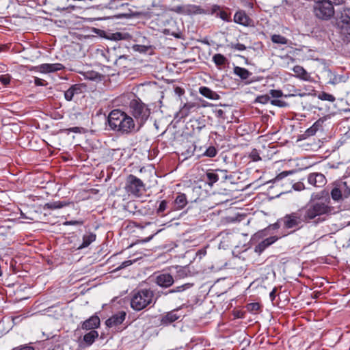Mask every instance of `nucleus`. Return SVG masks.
Returning <instances> with one entry per match:
<instances>
[{"instance_id":"1","label":"nucleus","mask_w":350,"mask_h":350,"mask_svg":"<svg viewBox=\"0 0 350 350\" xmlns=\"http://www.w3.org/2000/svg\"><path fill=\"white\" fill-rule=\"evenodd\" d=\"M333 208L325 202H310L296 211L285 215L280 222L285 229L294 232L301 228L306 224L317 225L323 222L331 215Z\"/></svg>"},{"instance_id":"2","label":"nucleus","mask_w":350,"mask_h":350,"mask_svg":"<svg viewBox=\"0 0 350 350\" xmlns=\"http://www.w3.org/2000/svg\"><path fill=\"white\" fill-rule=\"evenodd\" d=\"M108 122L113 131L121 135L135 133L139 130L133 118L120 109H114L110 112Z\"/></svg>"},{"instance_id":"3","label":"nucleus","mask_w":350,"mask_h":350,"mask_svg":"<svg viewBox=\"0 0 350 350\" xmlns=\"http://www.w3.org/2000/svg\"><path fill=\"white\" fill-rule=\"evenodd\" d=\"M154 293L150 288L133 291L131 293L130 305L135 311H140L148 306L155 304Z\"/></svg>"},{"instance_id":"4","label":"nucleus","mask_w":350,"mask_h":350,"mask_svg":"<svg viewBox=\"0 0 350 350\" xmlns=\"http://www.w3.org/2000/svg\"><path fill=\"white\" fill-rule=\"evenodd\" d=\"M129 111L135 118L139 129L148 120L150 114V109L139 99H133L129 103Z\"/></svg>"},{"instance_id":"5","label":"nucleus","mask_w":350,"mask_h":350,"mask_svg":"<svg viewBox=\"0 0 350 350\" xmlns=\"http://www.w3.org/2000/svg\"><path fill=\"white\" fill-rule=\"evenodd\" d=\"M334 5L327 1L318 0L314 5V14L319 19L329 20L335 14Z\"/></svg>"},{"instance_id":"6","label":"nucleus","mask_w":350,"mask_h":350,"mask_svg":"<svg viewBox=\"0 0 350 350\" xmlns=\"http://www.w3.org/2000/svg\"><path fill=\"white\" fill-rule=\"evenodd\" d=\"M125 189L129 194L139 197L144 190V184L139 178L130 174L126 180Z\"/></svg>"},{"instance_id":"7","label":"nucleus","mask_w":350,"mask_h":350,"mask_svg":"<svg viewBox=\"0 0 350 350\" xmlns=\"http://www.w3.org/2000/svg\"><path fill=\"white\" fill-rule=\"evenodd\" d=\"M170 10L182 15H197L206 13L203 8L194 4L179 5L170 8Z\"/></svg>"},{"instance_id":"8","label":"nucleus","mask_w":350,"mask_h":350,"mask_svg":"<svg viewBox=\"0 0 350 350\" xmlns=\"http://www.w3.org/2000/svg\"><path fill=\"white\" fill-rule=\"evenodd\" d=\"M350 196V186L347 182H340L334 187L331 191L333 200L341 202Z\"/></svg>"},{"instance_id":"9","label":"nucleus","mask_w":350,"mask_h":350,"mask_svg":"<svg viewBox=\"0 0 350 350\" xmlns=\"http://www.w3.org/2000/svg\"><path fill=\"white\" fill-rule=\"evenodd\" d=\"M184 306L185 305L183 304L176 309L162 314L160 319L161 325H170L172 323L180 319L183 315L179 313V311L184 307Z\"/></svg>"},{"instance_id":"10","label":"nucleus","mask_w":350,"mask_h":350,"mask_svg":"<svg viewBox=\"0 0 350 350\" xmlns=\"http://www.w3.org/2000/svg\"><path fill=\"white\" fill-rule=\"evenodd\" d=\"M154 282L158 286L162 288H168L174 284V280L171 274L161 273L155 276Z\"/></svg>"},{"instance_id":"11","label":"nucleus","mask_w":350,"mask_h":350,"mask_svg":"<svg viewBox=\"0 0 350 350\" xmlns=\"http://www.w3.org/2000/svg\"><path fill=\"white\" fill-rule=\"evenodd\" d=\"M308 182L315 187H322L326 184L327 180L323 174L314 172L308 174Z\"/></svg>"},{"instance_id":"12","label":"nucleus","mask_w":350,"mask_h":350,"mask_svg":"<svg viewBox=\"0 0 350 350\" xmlns=\"http://www.w3.org/2000/svg\"><path fill=\"white\" fill-rule=\"evenodd\" d=\"M125 317L126 312L124 311L118 312L106 321V325L109 327L119 325L124 321Z\"/></svg>"},{"instance_id":"13","label":"nucleus","mask_w":350,"mask_h":350,"mask_svg":"<svg viewBox=\"0 0 350 350\" xmlns=\"http://www.w3.org/2000/svg\"><path fill=\"white\" fill-rule=\"evenodd\" d=\"M64 68V65L59 63L55 64H42L39 66L38 70L42 73H50L62 70Z\"/></svg>"},{"instance_id":"14","label":"nucleus","mask_w":350,"mask_h":350,"mask_svg":"<svg viewBox=\"0 0 350 350\" xmlns=\"http://www.w3.org/2000/svg\"><path fill=\"white\" fill-rule=\"evenodd\" d=\"M233 20L234 23L243 26H249L252 22L250 18L243 10L237 11L234 16Z\"/></svg>"},{"instance_id":"15","label":"nucleus","mask_w":350,"mask_h":350,"mask_svg":"<svg viewBox=\"0 0 350 350\" xmlns=\"http://www.w3.org/2000/svg\"><path fill=\"white\" fill-rule=\"evenodd\" d=\"M187 204V199L186 195L185 193H178L173 204L172 207V211H179L183 209Z\"/></svg>"},{"instance_id":"16","label":"nucleus","mask_w":350,"mask_h":350,"mask_svg":"<svg viewBox=\"0 0 350 350\" xmlns=\"http://www.w3.org/2000/svg\"><path fill=\"white\" fill-rule=\"evenodd\" d=\"M278 239V237L276 236L268 237L259 243L255 247L254 251L258 254H261L267 247L275 243Z\"/></svg>"},{"instance_id":"17","label":"nucleus","mask_w":350,"mask_h":350,"mask_svg":"<svg viewBox=\"0 0 350 350\" xmlns=\"http://www.w3.org/2000/svg\"><path fill=\"white\" fill-rule=\"evenodd\" d=\"M100 325V319L98 316H92L83 323L82 328L83 329L94 330Z\"/></svg>"},{"instance_id":"18","label":"nucleus","mask_w":350,"mask_h":350,"mask_svg":"<svg viewBox=\"0 0 350 350\" xmlns=\"http://www.w3.org/2000/svg\"><path fill=\"white\" fill-rule=\"evenodd\" d=\"M81 93V86L79 84H75L64 92V98L66 100L71 101L75 95H79Z\"/></svg>"},{"instance_id":"19","label":"nucleus","mask_w":350,"mask_h":350,"mask_svg":"<svg viewBox=\"0 0 350 350\" xmlns=\"http://www.w3.org/2000/svg\"><path fill=\"white\" fill-rule=\"evenodd\" d=\"M340 30V36L345 42H350V25L345 24H337Z\"/></svg>"},{"instance_id":"20","label":"nucleus","mask_w":350,"mask_h":350,"mask_svg":"<svg viewBox=\"0 0 350 350\" xmlns=\"http://www.w3.org/2000/svg\"><path fill=\"white\" fill-rule=\"evenodd\" d=\"M116 50L113 49L111 51L109 49H100L98 50L97 53L100 55L107 63L113 62L116 57Z\"/></svg>"},{"instance_id":"21","label":"nucleus","mask_w":350,"mask_h":350,"mask_svg":"<svg viewBox=\"0 0 350 350\" xmlns=\"http://www.w3.org/2000/svg\"><path fill=\"white\" fill-rule=\"evenodd\" d=\"M337 24H346L350 25V8H342Z\"/></svg>"},{"instance_id":"22","label":"nucleus","mask_w":350,"mask_h":350,"mask_svg":"<svg viewBox=\"0 0 350 350\" xmlns=\"http://www.w3.org/2000/svg\"><path fill=\"white\" fill-rule=\"evenodd\" d=\"M293 70L295 73V77L308 81L310 78V75L306 72V70L301 66H295L293 67Z\"/></svg>"},{"instance_id":"23","label":"nucleus","mask_w":350,"mask_h":350,"mask_svg":"<svg viewBox=\"0 0 350 350\" xmlns=\"http://www.w3.org/2000/svg\"><path fill=\"white\" fill-rule=\"evenodd\" d=\"M96 235L93 232H89L83 236L82 244L79 247V249H82L88 247L92 242L96 240Z\"/></svg>"},{"instance_id":"24","label":"nucleus","mask_w":350,"mask_h":350,"mask_svg":"<svg viewBox=\"0 0 350 350\" xmlns=\"http://www.w3.org/2000/svg\"><path fill=\"white\" fill-rule=\"evenodd\" d=\"M324 120L322 119H319L317 121H316L312 126H310L309 129H308L306 131V135L307 136H312L315 135V133L322 128Z\"/></svg>"},{"instance_id":"25","label":"nucleus","mask_w":350,"mask_h":350,"mask_svg":"<svg viewBox=\"0 0 350 350\" xmlns=\"http://www.w3.org/2000/svg\"><path fill=\"white\" fill-rule=\"evenodd\" d=\"M199 92L204 96L210 99H217L219 98V95L215 92L205 86L200 87L199 88Z\"/></svg>"},{"instance_id":"26","label":"nucleus","mask_w":350,"mask_h":350,"mask_svg":"<svg viewBox=\"0 0 350 350\" xmlns=\"http://www.w3.org/2000/svg\"><path fill=\"white\" fill-rule=\"evenodd\" d=\"M234 73L243 80L247 79L252 75L248 70L239 66H235L234 68Z\"/></svg>"},{"instance_id":"27","label":"nucleus","mask_w":350,"mask_h":350,"mask_svg":"<svg viewBox=\"0 0 350 350\" xmlns=\"http://www.w3.org/2000/svg\"><path fill=\"white\" fill-rule=\"evenodd\" d=\"M98 336V333L96 330H91L90 332L87 333L83 336V340L88 345H92L96 338Z\"/></svg>"},{"instance_id":"28","label":"nucleus","mask_w":350,"mask_h":350,"mask_svg":"<svg viewBox=\"0 0 350 350\" xmlns=\"http://www.w3.org/2000/svg\"><path fill=\"white\" fill-rule=\"evenodd\" d=\"M67 205V203L61 201L51 202L45 204L44 208L54 210L62 208Z\"/></svg>"},{"instance_id":"29","label":"nucleus","mask_w":350,"mask_h":350,"mask_svg":"<svg viewBox=\"0 0 350 350\" xmlns=\"http://www.w3.org/2000/svg\"><path fill=\"white\" fill-rule=\"evenodd\" d=\"M128 57L126 55H120L118 58L116 55V57L113 61V64L120 68H126L128 66L126 64Z\"/></svg>"},{"instance_id":"30","label":"nucleus","mask_w":350,"mask_h":350,"mask_svg":"<svg viewBox=\"0 0 350 350\" xmlns=\"http://www.w3.org/2000/svg\"><path fill=\"white\" fill-rule=\"evenodd\" d=\"M191 284L189 283L185 284L181 286H176L174 288H172L164 293L165 295H167L168 294L175 293H182L185 291L186 289L190 288Z\"/></svg>"},{"instance_id":"31","label":"nucleus","mask_w":350,"mask_h":350,"mask_svg":"<svg viewBox=\"0 0 350 350\" xmlns=\"http://www.w3.org/2000/svg\"><path fill=\"white\" fill-rule=\"evenodd\" d=\"M213 61L217 66H221L226 64L227 59L224 55L217 53L213 55Z\"/></svg>"},{"instance_id":"32","label":"nucleus","mask_w":350,"mask_h":350,"mask_svg":"<svg viewBox=\"0 0 350 350\" xmlns=\"http://www.w3.org/2000/svg\"><path fill=\"white\" fill-rule=\"evenodd\" d=\"M196 105L192 103H188L184 105V106L182 107V109L180 111V113L181 114L182 117L187 116L189 113L190 111L194 108Z\"/></svg>"},{"instance_id":"33","label":"nucleus","mask_w":350,"mask_h":350,"mask_svg":"<svg viewBox=\"0 0 350 350\" xmlns=\"http://www.w3.org/2000/svg\"><path fill=\"white\" fill-rule=\"evenodd\" d=\"M271 41L273 43L276 44H288V39H286L285 37L279 35V34H274L271 36Z\"/></svg>"},{"instance_id":"34","label":"nucleus","mask_w":350,"mask_h":350,"mask_svg":"<svg viewBox=\"0 0 350 350\" xmlns=\"http://www.w3.org/2000/svg\"><path fill=\"white\" fill-rule=\"evenodd\" d=\"M206 178L207 182L210 185H213L219 179L218 175L215 172H207Z\"/></svg>"},{"instance_id":"35","label":"nucleus","mask_w":350,"mask_h":350,"mask_svg":"<svg viewBox=\"0 0 350 350\" xmlns=\"http://www.w3.org/2000/svg\"><path fill=\"white\" fill-rule=\"evenodd\" d=\"M318 98L322 100H327L329 102H334L335 100V97L332 94L326 93L325 92H321L318 95Z\"/></svg>"},{"instance_id":"36","label":"nucleus","mask_w":350,"mask_h":350,"mask_svg":"<svg viewBox=\"0 0 350 350\" xmlns=\"http://www.w3.org/2000/svg\"><path fill=\"white\" fill-rule=\"evenodd\" d=\"M246 308L249 312H256L260 310V304L257 302L250 303Z\"/></svg>"},{"instance_id":"37","label":"nucleus","mask_w":350,"mask_h":350,"mask_svg":"<svg viewBox=\"0 0 350 350\" xmlns=\"http://www.w3.org/2000/svg\"><path fill=\"white\" fill-rule=\"evenodd\" d=\"M217 152V151L214 146H209L204 153V155L208 157H214L216 156Z\"/></svg>"},{"instance_id":"38","label":"nucleus","mask_w":350,"mask_h":350,"mask_svg":"<svg viewBox=\"0 0 350 350\" xmlns=\"http://www.w3.org/2000/svg\"><path fill=\"white\" fill-rule=\"evenodd\" d=\"M164 33L167 35H170L177 38H180L181 37V32L178 30L173 31L170 29H165Z\"/></svg>"},{"instance_id":"39","label":"nucleus","mask_w":350,"mask_h":350,"mask_svg":"<svg viewBox=\"0 0 350 350\" xmlns=\"http://www.w3.org/2000/svg\"><path fill=\"white\" fill-rule=\"evenodd\" d=\"M249 157L253 161H258L261 160V157L256 149L252 150Z\"/></svg>"},{"instance_id":"40","label":"nucleus","mask_w":350,"mask_h":350,"mask_svg":"<svg viewBox=\"0 0 350 350\" xmlns=\"http://www.w3.org/2000/svg\"><path fill=\"white\" fill-rule=\"evenodd\" d=\"M10 80L11 76L8 74L0 75V82L5 85H8L10 82Z\"/></svg>"},{"instance_id":"41","label":"nucleus","mask_w":350,"mask_h":350,"mask_svg":"<svg viewBox=\"0 0 350 350\" xmlns=\"http://www.w3.org/2000/svg\"><path fill=\"white\" fill-rule=\"evenodd\" d=\"M271 103L273 105L278 106L280 107H286L288 105V104L285 101H284L282 100H280V99L271 100Z\"/></svg>"},{"instance_id":"42","label":"nucleus","mask_w":350,"mask_h":350,"mask_svg":"<svg viewBox=\"0 0 350 350\" xmlns=\"http://www.w3.org/2000/svg\"><path fill=\"white\" fill-rule=\"evenodd\" d=\"M167 206V202L166 200H162L160 202L159 208H157V213L158 215H160L161 213L165 211Z\"/></svg>"},{"instance_id":"43","label":"nucleus","mask_w":350,"mask_h":350,"mask_svg":"<svg viewBox=\"0 0 350 350\" xmlns=\"http://www.w3.org/2000/svg\"><path fill=\"white\" fill-rule=\"evenodd\" d=\"M84 76L85 78L90 79V80H94L99 77V75L98 72H88L84 74Z\"/></svg>"},{"instance_id":"44","label":"nucleus","mask_w":350,"mask_h":350,"mask_svg":"<svg viewBox=\"0 0 350 350\" xmlns=\"http://www.w3.org/2000/svg\"><path fill=\"white\" fill-rule=\"evenodd\" d=\"M292 174H293L292 171H284L276 176V177L275 178V181H279V180L284 178L285 177H286L288 175Z\"/></svg>"},{"instance_id":"45","label":"nucleus","mask_w":350,"mask_h":350,"mask_svg":"<svg viewBox=\"0 0 350 350\" xmlns=\"http://www.w3.org/2000/svg\"><path fill=\"white\" fill-rule=\"evenodd\" d=\"M270 100V98L268 95H261L258 96L256 98V102L262 103V104H266Z\"/></svg>"},{"instance_id":"46","label":"nucleus","mask_w":350,"mask_h":350,"mask_svg":"<svg viewBox=\"0 0 350 350\" xmlns=\"http://www.w3.org/2000/svg\"><path fill=\"white\" fill-rule=\"evenodd\" d=\"M219 17L224 21L229 22L231 21L230 15L226 11H221L219 14Z\"/></svg>"},{"instance_id":"47","label":"nucleus","mask_w":350,"mask_h":350,"mask_svg":"<svg viewBox=\"0 0 350 350\" xmlns=\"http://www.w3.org/2000/svg\"><path fill=\"white\" fill-rule=\"evenodd\" d=\"M270 95L271 96V97L273 98H280L282 96H283V93L281 90H270Z\"/></svg>"},{"instance_id":"48","label":"nucleus","mask_w":350,"mask_h":350,"mask_svg":"<svg viewBox=\"0 0 350 350\" xmlns=\"http://www.w3.org/2000/svg\"><path fill=\"white\" fill-rule=\"evenodd\" d=\"M231 48L239 51H243L246 49L245 46L241 43L232 44Z\"/></svg>"},{"instance_id":"49","label":"nucleus","mask_w":350,"mask_h":350,"mask_svg":"<svg viewBox=\"0 0 350 350\" xmlns=\"http://www.w3.org/2000/svg\"><path fill=\"white\" fill-rule=\"evenodd\" d=\"M135 261V260H125V261L122 262V264L116 269L119 270L121 269H124L128 266L131 265L133 264V262Z\"/></svg>"},{"instance_id":"50","label":"nucleus","mask_w":350,"mask_h":350,"mask_svg":"<svg viewBox=\"0 0 350 350\" xmlns=\"http://www.w3.org/2000/svg\"><path fill=\"white\" fill-rule=\"evenodd\" d=\"M321 198V196L319 193H312L311 196V199L308 202H316L314 200L316 199H320Z\"/></svg>"},{"instance_id":"51","label":"nucleus","mask_w":350,"mask_h":350,"mask_svg":"<svg viewBox=\"0 0 350 350\" xmlns=\"http://www.w3.org/2000/svg\"><path fill=\"white\" fill-rule=\"evenodd\" d=\"M113 38L114 40H120L123 39V36L121 33H116L113 34Z\"/></svg>"},{"instance_id":"52","label":"nucleus","mask_w":350,"mask_h":350,"mask_svg":"<svg viewBox=\"0 0 350 350\" xmlns=\"http://www.w3.org/2000/svg\"><path fill=\"white\" fill-rule=\"evenodd\" d=\"M82 222L81 221H66L65 223V224L66 225H77V224H81Z\"/></svg>"},{"instance_id":"53","label":"nucleus","mask_w":350,"mask_h":350,"mask_svg":"<svg viewBox=\"0 0 350 350\" xmlns=\"http://www.w3.org/2000/svg\"><path fill=\"white\" fill-rule=\"evenodd\" d=\"M276 288H274L269 294L270 299L273 301L275 297Z\"/></svg>"},{"instance_id":"54","label":"nucleus","mask_w":350,"mask_h":350,"mask_svg":"<svg viewBox=\"0 0 350 350\" xmlns=\"http://www.w3.org/2000/svg\"><path fill=\"white\" fill-rule=\"evenodd\" d=\"M176 93L178 94L179 95H181L184 93V90L180 88H176L175 90Z\"/></svg>"},{"instance_id":"55","label":"nucleus","mask_w":350,"mask_h":350,"mask_svg":"<svg viewBox=\"0 0 350 350\" xmlns=\"http://www.w3.org/2000/svg\"><path fill=\"white\" fill-rule=\"evenodd\" d=\"M19 350H34V349L29 346H25L21 347Z\"/></svg>"},{"instance_id":"56","label":"nucleus","mask_w":350,"mask_h":350,"mask_svg":"<svg viewBox=\"0 0 350 350\" xmlns=\"http://www.w3.org/2000/svg\"><path fill=\"white\" fill-rule=\"evenodd\" d=\"M21 217L22 218H25V219H32L31 218H30V217H29L26 216V215H25V213H23L22 211H21Z\"/></svg>"},{"instance_id":"57","label":"nucleus","mask_w":350,"mask_h":350,"mask_svg":"<svg viewBox=\"0 0 350 350\" xmlns=\"http://www.w3.org/2000/svg\"><path fill=\"white\" fill-rule=\"evenodd\" d=\"M206 250H200V251L198 252V254H202V255H203V256H204V255L206 254Z\"/></svg>"},{"instance_id":"58","label":"nucleus","mask_w":350,"mask_h":350,"mask_svg":"<svg viewBox=\"0 0 350 350\" xmlns=\"http://www.w3.org/2000/svg\"><path fill=\"white\" fill-rule=\"evenodd\" d=\"M294 188L296 189V190H301V187L300 185H295L294 186Z\"/></svg>"},{"instance_id":"59","label":"nucleus","mask_w":350,"mask_h":350,"mask_svg":"<svg viewBox=\"0 0 350 350\" xmlns=\"http://www.w3.org/2000/svg\"><path fill=\"white\" fill-rule=\"evenodd\" d=\"M77 129H78L77 127H74V128L71 129V131L75 132Z\"/></svg>"},{"instance_id":"60","label":"nucleus","mask_w":350,"mask_h":350,"mask_svg":"<svg viewBox=\"0 0 350 350\" xmlns=\"http://www.w3.org/2000/svg\"><path fill=\"white\" fill-rule=\"evenodd\" d=\"M152 237H153V236H151V237H148V238L146 240V241H150V240L152 238Z\"/></svg>"},{"instance_id":"61","label":"nucleus","mask_w":350,"mask_h":350,"mask_svg":"<svg viewBox=\"0 0 350 350\" xmlns=\"http://www.w3.org/2000/svg\"><path fill=\"white\" fill-rule=\"evenodd\" d=\"M38 81V79H36V84H39V83H40V81Z\"/></svg>"},{"instance_id":"62","label":"nucleus","mask_w":350,"mask_h":350,"mask_svg":"<svg viewBox=\"0 0 350 350\" xmlns=\"http://www.w3.org/2000/svg\"><path fill=\"white\" fill-rule=\"evenodd\" d=\"M38 81V79H36V84H39V83H40V81Z\"/></svg>"},{"instance_id":"63","label":"nucleus","mask_w":350,"mask_h":350,"mask_svg":"<svg viewBox=\"0 0 350 350\" xmlns=\"http://www.w3.org/2000/svg\"><path fill=\"white\" fill-rule=\"evenodd\" d=\"M218 112L221 113H222L221 109H219Z\"/></svg>"}]
</instances>
